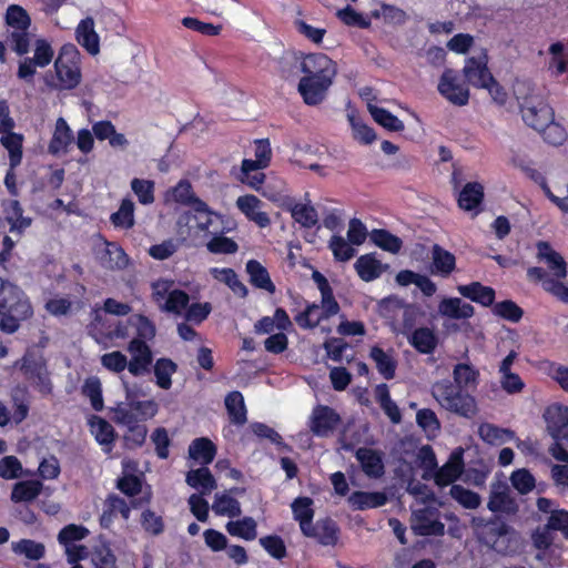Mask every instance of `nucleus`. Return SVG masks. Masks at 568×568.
I'll return each instance as SVG.
<instances>
[{"label":"nucleus","instance_id":"obj_1","mask_svg":"<svg viewBox=\"0 0 568 568\" xmlns=\"http://www.w3.org/2000/svg\"><path fill=\"white\" fill-rule=\"evenodd\" d=\"M113 335L118 338H131L126 346L131 358L128 361L123 353L113 351L102 355V366L113 373H121L128 368L135 377L149 374L154 361L149 342L156 335L155 324L145 315L132 314L126 320L119 321Z\"/></svg>","mask_w":568,"mask_h":568},{"label":"nucleus","instance_id":"obj_2","mask_svg":"<svg viewBox=\"0 0 568 568\" xmlns=\"http://www.w3.org/2000/svg\"><path fill=\"white\" fill-rule=\"evenodd\" d=\"M513 92L526 125L541 131L554 120L555 112L547 102V90L544 84L527 78L516 79Z\"/></svg>","mask_w":568,"mask_h":568},{"label":"nucleus","instance_id":"obj_3","mask_svg":"<svg viewBox=\"0 0 568 568\" xmlns=\"http://www.w3.org/2000/svg\"><path fill=\"white\" fill-rule=\"evenodd\" d=\"M33 310L20 286H0V329L13 334L20 322L31 317Z\"/></svg>","mask_w":568,"mask_h":568},{"label":"nucleus","instance_id":"obj_4","mask_svg":"<svg viewBox=\"0 0 568 568\" xmlns=\"http://www.w3.org/2000/svg\"><path fill=\"white\" fill-rule=\"evenodd\" d=\"M432 394L442 408L460 417L473 418L477 414L475 397L449 379L436 382Z\"/></svg>","mask_w":568,"mask_h":568},{"label":"nucleus","instance_id":"obj_5","mask_svg":"<svg viewBox=\"0 0 568 568\" xmlns=\"http://www.w3.org/2000/svg\"><path fill=\"white\" fill-rule=\"evenodd\" d=\"M80 52L74 44H64L54 62L57 77L60 81L59 88L70 90L81 81Z\"/></svg>","mask_w":568,"mask_h":568},{"label":"nucleus","instance_id":"obj_6","mask_svg":"<svg viewBox=\"0 0 568 568\" xmlns=\"http://www.w3.org/2000/svg\"><path fill=\"white\" fill-rule=\"evenodd\" d=\"M6 20L9 27L14 30L10 33V45L19 55L26 54L29 51L30 34L28 28L30 26V18L27 11L17 4L8 8Z\"/></svg>","mask_w":568,"mask_h":568},{"label":"nucleus","instance_id":"obj_7","mask_svg":"<svg viewBox=\"0 0 568 568\" xmlns=\"http://www.w3.org/2000/svg\"><path fill=\"white\" fill-rule=\"evenodd\" d=\"M542 417L546 422L548 434L554 439L549 446L548 452L552 456V449L556 445L562 448L568 447V406L560 404L549 405Z\"/></svg>","mask_w":568,"mask_h":568},{"label":"nucleus","instance_id":"obj_8","mask_svg":"<svg viewBox=\"0 0 568 568\" xmlns=\"http://www.w3.org/2000/svg\"><path fill=\"white\" fill-rule=\"evenodd\" d=\"M404 332L412 333L407 336L408 343L420 354H433L438 345V336L429 327L414 328V318L408 311H405L403 320Z\"/></svg>","mask_w":568,"mask_h":568},{"label":"nucleus","instance_id":"obj_9","mask_svg":"<svg viewBox=\"0 0 568 568\" xmlns=\"http://www.w3.org/2000/svg\"><path fill=\"white\" fill-rule=\"evenodd\" d=\"M438 92L452 104L464 106L469 101V90L466 85L458 81L456 72L452 69H446L437 85Z\"/></svg>","mask_w":568,"mask_h":568},{"label":"nucleus","instance_id":"obj_10","mask_svg":"<svg viewBox=\"0 0 568 568\" xmlns=\"http://www.w3.org/2000/svg\"><path fill=\"white\" fill-rule=\"evenodd\" d=\"M341 422V416L334 408L327 405H317L310 418V429L316 437H328Z\"/></svg>","mask_w":568,"mask_h":568},{"label":"nucleus","instance_id":"obj_11","mask_svg":"<svg viewBox=\"0 0 568 568\" xmlns=\"http://www.w3.org/2000/svg\"><path fill=\"white\" fill-rule=\"evenodd\" d=\"M21 371L28 379H32L38 392L42 396H49L53 392V385L47 371L45 362L33 356H23Z\"/></svg>","mask_w":568,"mask_h":568},{"label":"nucleus","instance_id":"obj_12","mask_svg":"<svg viewBox=\"0 0 568 568\" xmlns=\"http://www.w3.org/2000/svg\"><path fill=\"white\" fill-rule=\"evenodd\" d=\"M54 51L52 47L43 39L36 41L34 54L32 58H26L20 62L18 77L23 80H31L37 68H44L52 61Z\"/></svg>","mask_w":568,"mask_h":568},{"label":"nucleus","instance_id":"obj_13","mask_svg":"<svg viewBox=\"0 0 568 568\" xmlns=\"http://www.w3.org/2000/svg\"><path fill=\"white\" fill-rule=\"evenodd\" d=\"M301 70L305 78L334 80L337 74V65L326 54L313 53L306 55L301 62Z\"/></svg>","mask_w":568,"mask_h":568},{"label":"nucleus","instance_id":"obj_14","mask_svg":"<svg viewBox=\"0 0 568 568\" xmlns=\"http://www.w3.org/2000/svg\"><path fill=\"white\" fill-rule=\"evenodd\" d=\"M333 81L334 80L328 79V77H324L323 80L303 77L298 82L297 91L302 95L305 104L312 106L318 105L326 99Z\"/></svg>","mask_w":568,"mask_h":568},{"label":"nucleus","instance_id":"obj_15","mask_svg":"<svg viewBox=\"0 0 568 568\" xmlns=\"http://www.w3.org/2000/svg\"><path fill=\"white\" fill-rule=\"evenodd\" d=\"M487 63L488 57L485 52H481L478 57H470L466 60L463 73L469 84L484 88L487 87V83L493 81L494 77Z\"/></svg>","mask_w":568,"mask_h":568},{"label":"nucleus","instance_id":"obj_16","mask_svg":"<svg viewBox=\"0 0 568 568\" xmlns=\"http://www.w3.org/2000/svg\"><path fill=\"white\" fill-rule=\"evenodd\" d=\"M341 529L337 523L331 517L318 519L303 532L304 536L314 538L322 546H336L339 539Z\"/></svg>","mask_w":568,"mask_h":568},{"label":"nucleus","instance_id":"obj_17","mask_svg":"<svg viewBox=\"0 0 568 568\" xmlns=\"http://www.w3.org/2000/svg\"><path fill=\"white\" fill-rule=\"evenodd\" d=\"M163 292L155 291L154 300L159 304L160 308L164 312L172 314H181L183 311H186L189 306L190 297L189 295L181 290H173L168 295V288L171 286H162Z\"/></svg>","mask_w":568,"mask_h":568},{"label":"nucleus","instance_id":"obj_18","mask_svg":"<svg viewBox=\"0 0 568 568\" xmlns=\"http://www.w3.org/2000/svg\"><path fill=\"white\" fill-rule=\"evenodd\" d=\"M88 426L95 440L103 446V450L106 453L111 452L116 439L114 427L106 419L98 415H91L88 418Z\"/></svg>","mask_w":568,"mask_h":568},{"label":"nucleus","instance_id":"obj_19","mask_svg":"<svg viewBox=\"0 0 568 568\" xmlns=\"http://www.w3.org/2000/svg\"><path fill=\"white\" fill-rule=\"evenodd\" d=\"M355 457L358 460L363 473L367 477L381 478L385 474V466L379 452L367 447H361L356 450Z\"/></svg>","mask_w":568,"mask_h":568},{"label":"nucleus","instance_id":"obj_20","mask_svg":"<svg viewBox=\"0 0 568 568\" xmlns=\"http://www.w3.org/2000/svg\"><path fill=\"white\" fill-rule=\"evenodd\" d=\"M261 205V200L252 194L239 196L236 200V207L250 221L256 223L260 227H266L270 225L271 220L267 213L260 211Z\"/></svg>","mask_w":568,"mask_h":568},{"label":"nucleus","instance_id":"obj_21","mask_svg":"<svg viewBox=\"0 0 568 568\" xmlns=\"http://www.w3.org/2000/svg\"><path fill=\"white\" fill-rule=\"evenodd\" d=\"M538 257L544 261L547 265V270L552 274L556 281H561L566 277V262L564 257L551 248L546 242H539L538 245Z\"/></svg>","mask_w":568,"mask_h":568},{"label":"nucleus","instance_id":"obj_22","mask_svg":"<svg viewBox=\"0 0 568 568\" xmlns=\"http://www.w3.org/2000/svg\"><path fill=\"white\" fill-rule=\"evenodd\" d=\"M75 39L91 55L100 52V39L94 29V20L88 17L79 22L75 29Z\"/></svg>","mask_w":568,"mask_h":568},{"label":"nucleus","instance_id":"obj_23","mask_svg":"<svg viewBox=\"0 0 568 568\" xmlns=\"http://www.w3.org/2000/svg\"><path fill=\"white\" fill-rule=\"evenodd\" d=\"M430 260L428 271L434 276L445 278L455 270V256L437 244L433 246Z\"/></svg>","mask_w":568,"mask_h":568},{"label":"nucleus","instance_id":"obj_24","mask_svg":"<svg viewBox=\"0 0 568 568\" xmlns=\"http://www.w3.org/2000/svg\"><path fill=\"white\" fill-rule=\"evenodd\" d=\"M388 498L384 491L355 490L348 496V504L354 510H367L386 505Z\"/></svg>","mask_w":568,"mask_h":568},{"label":"nucleus","instance_id":"obj_25","mask_svg":"<svg viewBox=\"0 0 568 568\" xmlns=\"http://www.w3.org/2000/svg\"><path fill=\"white\" fill-rule=\"evenodd\" d=\"M463 469L462 452L458 455L453 454L450 459L436 470L434 476L435 484L439 487L450 485L459 478Z\"/></svg>","mask_w":568,"mask_h":568},{"label":"nucleus","instance_id":"obj_26","mask_svg":"<svg viewBox=\"0 0 568 568\" xmlns=\"http://www.w3.org/2000/svg\"><path fill=\"white\" fill-rule=\"evenodd\" d=\"M72 141L73 135L70 126L63 118H59L55 122L54 132L49 143V152L54 155L65 153Z\"/></svg>","mask_w":568,"mask_h":568},{"label":"nucleus","instance_id":"obj_27","mask_svg":"<svg viewBox=\"0 0 568 568\" xmlns=\"http://www.w3.org/2000/svg\"><path fill=\"white\" fill-rule=\"evenodd\" d=\"M151 368L155 376V384L161 389L168 390L172 387V376L178 372V364L169 357H160L152 363Z\"/></svg>","mask_w":568,"mask_h":568},{"label":"nucleus","instance_id":"obj_28","mask_svg":"<svg viewBox=\"0 0 568 568\" xmlns=\"http://www.w3.org/2000/svg\"><path fill=\"white\" fill-rule=\"evenodd\" d=\"M225 408L227 410V415L230 422L234 425L241 426L247 422V410L244 403V397L241 392L232 390L230 392L224 399Z\"/></svg>","mask_w":568,"mask_h":568},{"label":"nucleus","instance_id":"obj_29","mask_svg":"<svg viewBox=\"0 0 568 568\" xmlns=\"http://www.w3.org/2000/svg\"><path fill=\"white\" fill-rule=\"evenodd\" d=\"M388 266L383 265L373 254H365L355 262V270L364 282L376 280Z\"/></svg>","mask_w":568,"mask_h":568},{"label":"nucleus","instance_id":"obj_30","mask_svg":"<svg viewBox=\"0 0 568 568\" xmlns=\"http://www.w3.org/2000/svg\"><path fill=\"white\" fill-rule=\"evenodd\" d=\"M43 485L40 480L28 479L17 481L11 490V500L18 503H30L42 491Z\"/></svg>","mask_w":568,"mask_h":568},{"label":"nucleus","instance_id":"obj_31","mask_svg":"<svg viewBox=\"0 0 568 568\" xmlns=\"http://www.w3.org/2000/svg\"><path fill=\"white\" fill-rule=\"evenodd\" d=\"M369 357L374 361L378 373L387 381L393 379L396 374L397 361L390 353L375 345L369 351Z\"/></svg>","mask_w":568,"mask_h":568},{"label":"nucleus","instance_id":"obj_32","mask_svg":"<svg viewBox=\"0 0 568 568\" xmlns=\"http://www.w3.org/2000/svg\"><path fill=\"white\" fill-rule=\"evenodd\" d=\"M438 311L443 316L454 320L469 318L474 315L473 305L464 303L458 297L444 298L438 305Z\"/></svg>","mask_w":568,"mask_h":568},{"label":"nucleus","instance_id":"obj_33","mask_svg":"<svg viewBox=\"0 0 568 568\" xmlns=\"http://www.w3.org/2000/svg\"><path fill=\"white\" fill-rule=\"evenodd\" d=\"M189 455L192 459L201 462L202 465L211 464L216 455V446L206 438H195L189 446Z\"/></svg>","mask_w":568,"mask_h":568},{"label":"nucleus","instance_id":"obj_34","mask_svg":"<svg viewBox=\"0 0 568 568\" xmlns=\"http://www.w3.org/2000/svg\"><path fill=\"white\" fill-rule=\"evenodd\" d=\"M285 209L291 212L292 217L295 222L301 224L303 227L311 229L318 222V215L312 205L287 202Z\"/></svg>","mask_w":568,"mask_h":568},{"label":"nucleus","instance_id":"obj_35","mask_svg":"<svg viewBox=\"0 0 568 568\" xmlns=\"http://www.w3.org/2000/svg\"><path fill=\"white\" fill-rule=\"evenodd\" d=\"M6 221L10 224V232L21 233L31 225V219L23 216V210L17 200L4 204Z\"/></svg>","mask_w":568,"mask_h":568},{"label":"nucleus","instance_id":"obj_36","mask_svg":"<svg viewBox=\"0 0 568 568\" xmlns=\"http://www.w3.org/2000/svg\"><path fill=\"white\" fill-rule=\"evenodd\" d=\"M0 142L9 153L10 169L13 170L22 160L23 136L11 130L2 133Z\"/></svg>","mask_w":568,"mask_h":568},{"label":"nucleus","instance_id":"obj_37","mask_svg":"<svg viewBox=\"0 0 568 568\" xmlns=\"http://www.w3.org/2000/svg\"><path fill=\"white\" fill-rule=\"evenodd\" d=\"M11 550L18 556H24L29 560L38 561L45 556V547L42 542L23 538L11 542Z\"/></svg>","mask_w":568,"mask_h":568},{"label":"nucleus","instance_id":"obj_38","mask_svg":"<svg viewBox=\"0 0 568 568\" xmlns=\"http://www.w3.org/2000/svg\"><path fill=\"white\" fill-rule=\"evenodd\" d=\"M313 500L310 497H297L292 503L294 519L298 521L301 531L304 532L313 523Z\"/></svg>","mask_w":568,"mask_h":568},{"label":"nucleus","instance_id":"obj_39","mask_svg":"<svg viewBox=\"0 0 568 568\" xmlns=\"http://www.w3.org/2000/svg\"><path fill=\"white\" fill-rule=\"evenodd\" d=\"M484 187L477 182L467 183L459 193L458 204L465 211L476 209L483 201Z\"/></svg>","mask_w":568,"mask_h":568},{"label":"nucleus","instance_id":"obj_40","mask_svg":"<svg viewBox=\"0 0 568 568\" xmlns=\"http://www.w3.org/2000/svg\"><path fill=\"white\" fill-rule=\"evenodd\" d=\"M212 509L217 516L231 518L239 517L242 514L239 500L227 493L215 494Z\"/></svg>","mask_w":568,"mask_h":568},{"label":"nucleus","instance_id":"obj_41","mask_svg":"<svg viewBox=\"0 0 568 568\" xmlns=\"http://www.w3.org/2000/svg\"><path fill=\"white\" fill-rule=\"evenodd\" d=\"M186 484L192 488H202L203 494L216 487V480L207 467H200L186 474Z\"/></svg>","mask_w":568,"mask_h":568},{"label":"nucleus","instance_id":"obj_42","mask_svg":"<svg viewBox=\"0 0 568 568\" xmlns=\"http://www.w3.org/2000/svg\"><path fill=\"white\" fill-rule=\"evenodd\" d=\"M101 261L108 268L120 270L128 265L129 258L122 247L115 243L106 242L101 254Z\"/></svg>","mask_w":568,"mask_h":568},{"label":"nucleus","instance_id":"obj_43","mask_svg":"<svg viewBox=\"0 0 568 568\" xmlns=\"http://www.w3.org/2000/svg\"><path fill=\"white\" fill-rule=\"evenodd\" d=\"M225 527L231 536L240 537L244 540H254L257 536V525L252 517H244L235 521H229Z\"/></svg>","mask_w":568,"mask_h":568},{"label":"nucleus","instance_id":"obj_44","mask_svg":"<svg viewBox=\"0 0 568 568\" xmlns=\"http://www.w3.org/2000/svg\"><path fill=\"white\" fill-rule=\"evenodd\" d=\"M460 294L483 306H494L495 291L491 286H457Z\"/></svg>","mask_w":568,"mask_h":568},{"label":"nucleus","instance_id":"obj_45","mask_svg":"<svg viewBox=\"0 0 568 568\" xmlns=\"http://www.w3.org/2000/svg\"><path fill=\"white\" fill-rule=\"evenodd\" d=\"M453 377V383L465 389L477 385L479 372L469 364L459 363L454 367Z\"/></svg>","mask_w":568,"mask_h":568},{"label":"nucleus","instance_id":"obj_46","mask_svg":"<svg viewBox=\"0 0 568 568\" xmlns=\"http://www.w3.org/2000/svg\"><path fill=\"white\" fill-rule=\"evenodd\" d=\"M510 527L505 520L495 517L487 521L483 530V540L496 548V544L500 537L508 535Z\"/></svg>","mask_w":568,"mask_h":568},{"label":"nucleus","instance_id":"obj_47","mask_svg":"<svg viewBox=\"0 0 568 568\" xmlns=\"http://www.w3.org/2000/svg\"><path fill=\"white\" fill-rule=\"evenodd\" d=\"M368 111L373 119L385 129L394 132L404 130V123L386 109L368 104Z\"/></svg>","mask_w":568,"mask_h":568},{"label":"nucleus","instance_id":"obj_48","mask_svg":"<svg viewBox=\"0 0 568 568\" xmlns=\"http://www.w3.org/2000/svg\"><path fill=\"white\" fill-rule=\"evenodd\" d=\"M369 236L375 245L393 254L398 253L403 246L402 240L386 230H374Z\"/></svg>","mask_w":568,"mask_h":568},{"label":"nucleus","instance_id":"obj_49","mask_svg":"<svg viewBox=\"0 0 568 568\" xmlns=\"http://www.w3.org/2000/svg\"><path fill=\"white\" fill-rule=\"evenodd\" d=\"M122 497L116 494H109L103 503V510L100 515L99 523L103 529H110L114 519L119 515Z\"/></svg>","mask_w":568,"mask_h":568},{"label":"nucleus","instance_id":"obj_50","mask_svg":"<svg viewBox=\"0 0 568 568\" xmlns=\"http://www.w3.org/2000/svg\"><path fill=\"white\" fill-rule=\"evenodd\" d=\"M449 495L466 509H476L479 507L481 501L480 496L477 493L457 484L452 485Z\"/></svg>","mask_w":568,"mask_h":568},{"label":"nucleus","instance_id":"obj_51","mask_svg":"<svg viewBox=\"0 0 568 568\" xmlns=\"http://www.w3.org/2000/svg\"><path fill=\"white\" fill-rule=\"evenodd\" d=\"M110 220L115 227L131 229L134 225V203L124 199L119 210L111 214Z\"/></svg>","mask_w":568,"mask_h":568},{"label":"nucleus","instance_id":"obj_52","mask_svg":"<svg viewBox=\"0 0 568 568\" xmlns=\"http://www.w3.org/2000/svg\"><path fill=\"white\" fill-rule=\"evenodd\" d=\"M488 509L493 513H514L516 510V505L513 498H510L508 491L506 489L503 490H493L489 500H488Z\"/></svg>","mask_w":568,"mask_h":568},{"label":"nucleus","instance_id":"obj_53","mask_svg":"<svg viewBox=\"0 0 568 568\" xmlns=\"http://www.w3.org/2000/svg\"><path fill=\"white\" fill-rule=\"evenodd\" d=\"M493 312L495 315L511 323H518L524 316V310L511 300L495 303Z\"/></svg>","mask_w":568,"mask_h":568},{"label":"nucleus","instance_id":"obj_54","mask_svg":"<svg viewBox=\"0 0 568 568\" xmlns=\"http://www.w3.org/2000/svg\"><path fill=\"white\" fill-rule=\"evenodd\" d=\"M140 524L142 529L151 536H159L165 529L163 517L161 515H156L155 511L150 508H145L141 513Z\"/></svg>","mask_w":568,"mask_h":568},{"label":"nucleus","instance_id":"obj_55","mask_svg":"<svg viewBox=\"0 0 568 568\" xmlns=\"http://www.w3.org/2000/svg\"><path fill=\"white\" fill-rule=\"evenodd\" d=\"M91 561L93 568H119L116 556L106 544L94 548Z\"/></svg>","mask_w":568,"mask_h":568},{"label":"nucleus","instance_id":"obj_56","mask_svg":"<svg viewBox=\"0 0 568 568\" xmlns=\"http://www.w3.org/2000/svg\"><path fill=\"white\" fill-rule=\"evenodd\" d=\"M324 317V310L316 304H312L307 305L294 320L302 328H313L316 327Z\"/></svg>","mask_w":568,"mask_h":568},{"label":"nucleus","instance_id":"obj_57","mask_svg":"<svg viewBox=\"0 0 568 568\" xmlns=\"http://www.w3.org/2000/svg\"><path fill=\"white\" fill-rule=\"evenodd\" d=\"M82 394L90 398L94 410L101 412L104 407L101 382L98 377H89L82 386Z\"/></svg>","mask_w":568,"mask_h":568},{"label":"nucleus","instance_id":"obj_58","mask_svg":"<svg viewBox=\"0 0 568 568\" xmlns=\"http://www.w3.org/2000/svg\"><path fill=\"white\" fill-rule=\"evenodd\" d=\"M90 534L89 529L82 525L69 524L58 534V541L62 546L75 545V541L83 540Z\"/></svg>","mask_w":568,"mask_h":568},{"label":"nucleus","instance_id":"obj_59","mask_svg":"<svg viewBox=\"0 0 568 568\" xmlns=\"http://www.w3.org/2000/svg\"><path fill=\"white\" fill-rule=\"evenodd\" d=\"M260 545L274 559L282 560L287 556L286 545L278 535H267L260 538Z\"/></svg>","mask_w":568,"mask_h":568},{"label":"nucleus","instance_id":"obj_60","mask_svg":"<svg viewBox=\"0 0 568 568\" xmlns=\"http://www.w3.org/2000/svg\"><path fill=\"white\" fill-rule=\"evenodd\" d=\"M347 119L351 123L352 130H353V136L355 140L364 143V144H371L375 141L376 134L374 130L369 126H367L365 123H363L354 111L349 112L347 114Z\"/></svg>","mask_w":568,"mask_h":568},{"label":"nucleus","instance_id":"obj_61","mask_svg":"<svg viewBox=\"0 0 568 568\" xmlns=\"http://www.w3.org/2000/svg\"><path fill=\"white\" fill-rule=\"evenodd\" d=\"M148 435V428L144 424H136L128 427V430L123 435L124 447L130 450L140 448L145 443Z\"/></svg>","mask_w":568,"mask_h":568},{"label":"nucleus","instance_id":"obj_62","mask_svg":"<svg viewBox=\"0 0 568 568\" xmlns=\"http://www.w3.org/2000/svg\"><path fill=\"white\" fill-rule=\"evenodd\" d=\"M510 481L513 487L521 495L530 493L536 485L535 477L526 468H520L513 471Z\"/></svg>","mask_w":568,"mask_h":568},{"label":"nucleus","instance_id":"obj_63","mask_svg":"<svg viewBox=\"0 0 568 568\" xmlns=\"http://www.w3.org/2000/svg\"><path fill=\"white\" fill-rule=\"evenodd\" d=\"M115 487L128 497H135L142 493L143 481L134 474H124L116 480Z\"/></svg>","mask_w":568,"mask_h":568},{"label":"nucleus","instance_id":"obj_64","mask_svg":"<svg viewBox=\"0 0 568 568\" xmlns=\"http://www.w3.org/2000/svg\"><path fill=\"white\" fill-rule=\"evenodd\" d=\"M353 244L343 236L334 235L329 240V248L334 257L338 261L345 262L351 260L355 255V250L352 247Z\"/></svg>","mask_w":568,"mask_h":568}]
</instances>
